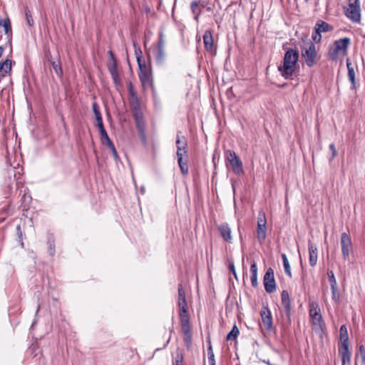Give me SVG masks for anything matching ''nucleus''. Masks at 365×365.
I'll return each instance as SVG.
<instances>
[{
    "label": "nucleus",
    "instance_id": "nucleus-1",
    "mask_svg": "<svg viewBox=\"0 0 365 365\" xmlns=\"http://www.w3.org/2000/svg\"><path fill=\"white\" fill-rule=\"evenodd\" d=\"M129 104L139 137L141 141L145 144L147 142L145 133L146 124L144 120L143 113L141 110L140 99L138 97L129 98Z\"/></svg>",
    "mask_w": 365,
    "mask_h": 365
},
{
    "label": "nucleus",
    "instance_id": "nucleus-2",
    "mask_svg": "<svg viewBox=\"0 0 365 365\" xmlns=\"http://www.w3.org/2000/svg\"><path fill=\"white\" fill-rule=\"evenodd\" d=\"M298 59L299 51L297 49L289 48L286 51L283 59V65L278 66V70L284 78L287 79L292 78Z\"/></svg>",
    "mask_w": 365,
    "mask_h": 365
},
{
    "label": "nucleus",
    "instance_id": "nucleus-3",
    "mask_svg": "<svg viewBox=\"0 0 365 365\" xmlns=\"http://www.w3.org/2000/svg\"><path fill=\"white\" fill-rule=\"evenodd\" d=\"M341 343L339 344L338 352L341 360V365H351V351L349 349V341L347 327L341 325L339 329Z\"/></svg>",
    "mask_w": 365,
    "mask_h": 365
},
{
    "label": "nucleus",
    "instance_id": "nucleus-4",
    "mask_svg": "<svg viewBox=\"0 0 365 365\" xmlns=\"http://www.w3.org/2000/svg\"><path fill=\"white\" fill-rule=\"evenodd\" d=\"M301 55L309 68H312L320 59L316 46L311 41H304V45L301 46Z\"/></svg>",
    "mask_w": 365,
    "mask_h": 365
},
{
    "label": "nucleus",
    "instance_id": "nucleus-5",
    "mask_svg": "<svg viewBox=\"0 0 365 365\" xmlns=\"http://www.w3.org/2000/svg\"><path fill=\"white\" fill-rule=\"evenodd\" d=\"M350 41L351 40L348 37L336 40L334 42L333 46H331L329 50L330 59L332 61H336L340 52H341L343 55H346Z\"/></svg>",
    "mask_w": 365,
    "mask_h": 365
},
{
    "label": "nucleus",
    "instance_id": "nucleus-6",
    "mask_svg": "<svg viewBox=\"0 0 365 365\" xmlns=\"http://www.w3.org/2000/svg\"><path fill=\"white\" fill-rule=\"evenodd\" d=\"M214 8L215 4L209 0H194L190 3V10L194 15V19L196 22L199 21L202 9L210 12L213 11Z\"/></svg>",
    "mask_w": 365,
    "mask_h": 365
},
{
    "label": "nucleus",
    "instance_id": "nucleus-7",
    "mask_svg": "<svg viewBox=\"0 0 365 365\" xmlns=\"http://www.w3.org/2000/svg\"><path fill=\"white\" fill-rule=\"evenodd\" d=\"M340 246L342 258L344 261L350 259V255L353 253V243L350 235L346 232H342L340 237Z\"/></svg>",
    "mask_w": 365,
    "mask_h": 365
},
{
    "label": "nucleus",
    "instance_id": "nucleus-8",
    "mask_svg": "<svg viewBox=\"0 0 365 365\" xmlns=\"http://www.w3.org/2000/svg\"><path fill=\"white\" fill-rule=\"evenodd\" d=\"M226 160L230 163L233 172L237 175H242L244 174L243 165L242 160L237 155L234 150H227L225 153Z\"/></svg>",
    "mask_w": 365,
    "mask_h": 365
},
{
    "label": "nucleus",
    "instance_id": "nucleus-9",
    "mask_svg": "<svg viewBox=\"0 0 365 365\" xmlns=\"http://www.w3.org/2000/svg\"><path fill=\"white\" fill-rule=\"evenodd\" d=\"M345 15L353 22H359L361 20V9L359 0L349 1L348 8L345 11Z\"/></svg>",
    "mask_w": 365,
    "mask_h": 365
},
{
    "label": "nucleus",
    "instance_id": "nucleus-10",
    "mask_svg": "<svg viewBox=\"0 0 365 365\" xmlns=\"http://www.w3.org/2000/svg\"><path fill=\"white\" fill-rule=\"evenodd\" d=\"M165 41L163 38V33L161 31L159 34L158 41L155 46L154 53L155 58L158 64H162L165 58V51L164 49Z\"/></svg>",
    "mask_w": 365,
    "mask_h": 365
},
{
    "label": "nucleus",
    "instance_id": "nucleus-11",
    "mask_svg": "<svg viewBox=\"0 0 365 365\" xmlns=\"http://www.w3.org/2000/svg\"><path fill=\"white\" fill-rule=\"evenodd\" d=\"M259 314L264 329L270 331L272 329V314L267 304H263Z\"/></svg>",
    "mask_w": 365,
    "mask_h": 365
},
{
    "label": "nucleus",
    "instance_id": "nucleus-12",
    "mask_svg": "<svg viewBox=\"0 0 365 365\" xmlns=\"http://www.w3.org/2000/svg\"><path fill=\"white\" fill-rule=\"evenodd\" d=\"M181 131H178L176 137V147H177V157L178 158V155L180 154V156L183 157L184 155L187 156V139L185 136L180 135Z\"/></svg>",
    "mask_w": 365,
    "mask_h": 365
},
{
    "label": "nucleus",
    "instance_id": "nucleus-13",
    "mask_svg": "<svg viewBox=\"0 0 365 365\" xmlns=\"http://www.w3.org/2000/svg\"><path fill=\"white\" fill-rule=\"evenodd\" d=\"M1 32H4V34L6 36L8 43L11 45L13 33L11 21L9 17L0 19V33Z\"/></svg>",
    "mask_w": 365,
    "mask_h": 365
},
{
    "label": "nucleus",
    "instance_id": "nucleus-14",
    "mask_svg": "<svg viewBox=\"0 0 365 365\" xmlns=\"http://www.w3.org/2000/svg\"><path fill=\"white\" fill-rule=\"evenodd\" d=\"M138 77L144 89L151 88L153 91H155L151 71L139 73Z\"/></svg>",
    "mask_w": 365,
    "mask_h": 365
},
{
    "label": "nucleus",
    "instance_id": "nucleus-15",
    "mask_svg": "<svg viewBox=\"0 0 365 365\" xmlns=\"http://www.w3.org/2000/svg\"><path fill=\"white\" fill-rule=\"evenodd\" d=\"M281 304L284 309V312L287 319L290 321L291 315V299L289 294L287 290H283L281 293Z\"/></svg>",
    "mask_w": 365,
    "mask_h": 365
},
{
    "label": "nucleus",
    "instance_id": "nucleus-16",
    "mask_svg": "<svg viewBox=\"0 0 365 365\" xmlns=\"http://www.w3.org/2000/svg\"><path fill=\"white\" fill-rule=\"evenodd\" d=\"M264 285L267 292H274V271L269 267L264 275Z\"/></svg>",
    "mask_w": 365,
    "mask_h": 365
},
{
    "label": "nucleus",
    "instance_id": "nucleus-17",
    "mask_svg": "<svg viewBox=\"0 0 365 365\" xmlns=\"http://www.w3.org/2000/svg\"><path fill=\"white\" fill-rule=\"evenodd\" d=\"M203 43L205 48L207 52L212 53L215 51L214 40L210 30H207L203 34Z\"/></svg>",
    "mask_w": 365,
    "mask_h": 365
},
{
    "label": "nucleus",
    "instance_id": "nucleus-18",
    "mask_svg": "<svg viewBox=\"0 0 365 365\" xmlns=\"http://www.w3.org/2000/svg\"><path fill=\"white\" fill-rule=\"evenodd\" d=\"M309 263L311 267H314L317 263V247L311 240L308 241Z\"/></svg>",
    "mask_w": 365,
    "mask_h": 365
},
{
    "label": "nucleus",
    "instance_id": "nucleus-19",
    "mask_svg": "<svg viewBox=\"0 0 365 365\" xmlns=\"http://www.w3.org/2000/svg\"><path fill=\"white\" fill-rule=\"evenodd\" d=\"M179 316L182 331L185 335L188 336V337L190 338V326L188 312L185 313L180 312Z\"/></svg>",
    "mask_w": 365,
    "mask_h": 365
},
{
    "label": "nucleus",
    "instance_id": "nucleus-20",
    "mask_svg": "<svg viewBox=\"0 0 365 365\" xmlns=\"http://www.w3.org/2000/svg\"><path fill=\"white\" fill-rule=\"evenodd\" d=\"M218 230L220 234V236L225 242L228 243H232V239L231 236V229L227 223L225 222L220 224L218 226Z\"/></svg>",
    "mask_w": 365,
    "mask_h": 365
},
{
    "label": "nucleus",
    "instance_id": "nucleus-21",
    "mask_svg": "<svg viewBox=\"0 0 365 365\" xmlns=\"http://www.w3.org/2000/svg\"><path fill=\"white\" fill-rule=\"evenodd\" d=\"M257 238L262 242L264 240L266 237V220L259 219L257 223Z\"/></svg>",
    "mask_w": 365,
    "mask_h": 365
},
{
    "label": "nucleus",
    "instance_id": "nucleus-22",
    "mask_svg": "<svg viewBox=\"0 0 365 365\" xmlns=\"http://www.w3.org/2000/svg\"><path fill=\"white\" fill-rule=\"evenodd\" d=\"M101 140L102 143L106 145L108 147V148L111 150L115 160H118L120 158L118 155L115 145L112 140H110V138H109L108 135H106V136L101 138Z\"/></svg>",
    "mask_w": 365,
    "mask_h": 365
},
{
    "label": "nucleus",
    "instance_id": "nucleus-23",
    "mask_svg": "<svg viewBox=\"0 0 365 365\" xmlns=\"http://www.w3.org/2000/svg\"><path fill=\"white\" fill-rule=\"evenodd\" d=\"M346 63L348 70V77L351 83L352 88L354 89L356 88L354 66L352 65L351 59L349 58H346Z\"/></svg>",
    "mask_w": 365,
    "mask_h": 365
},
{
    "label": "nucleus",
    "instance_id": "nucleus-24",
    "mask_svg": "<svg viewBox=\"0 0 365 365\" xmlns=\"http://www.w3.org/2000/svg\"><path fill=\"white\" fill-rule=\"evenodd\" d=\"M12 61L10 59H6L4 61L0 63V76L5 77L11 70Z\"/></svg>",
    "mask_w": 365,
    "mask_h": 365
},
{
    "label": "nucleus",
    "instance_id": "nucleus-25",
    "mask_svg": "<svg viewBox=\"0 0 365 365\" xmlns=\"http://www.w3.org/2000/svg\"><path fill=\"white\" fill-rule=\"evenodd\" d=\"M309 315L310 317L312 319L314 324H320V323L322 322V317L320 313V309H317V307L311 308L309 309Z\"/></svg>",
    "mask_w": 365,
    "mask_h": 365
},
{
    "label": "nucleus",
    "instance_id": "nucleus-26",
    "mask_svg": "<svg viewBox=\"0 0 365 365\" xmlns=\"http://www.w3.org/2000/svg\"><path fill=\"white\" fill-rule=\"evenodd\" d=\"M178 163L181 173L184 175H187L189 169H188L187 158L185 159H184L183 157L180 156V154L178 155Z\"/></svg>",
    "mask_w": 365,
    "mask_h": 365
},
{
    "label": "nucleus",
    "instance_id": "nucleus-27",
    "mask_svg": "<svg viewBox=\"0 0 365 365\" xmlns=\"http://www.w3.org/2000/svg\"><path fill=\"white\" fill-rule=\"evenodd\" d=\"M175 356L173 361V365H183V351L181 349L178 348L175 350Z\"/></svg>",
    "mask_w": 365,
    "mask_h": 365
},
{
    "label": "nucleus",
    "instance_id": "nucleus-28",
    "mask_svg": "<svg viewBox=\"0 0 365 365\" xmlns=\"http://www.w3.org/2000/svg\"><path fill=\"white\" fill-rule=\"evenodd\" d=\"M319 29L321 33L329 32L333 30V26L322 20H318L315 24Z\"/></svg>",
    "mask_w": 365,
    "mask_h": 365
},
{
    "label": "nucleus",
    "instance_id": "nucleus-29",
    "mask_svg": "<svg viewBox=\"0 0 365 365\" xmlns=\"http://www.w3.org/2000/svg\"><path fill=\"white\" fill-rule=\"evenodd\" d=\"M47 245L48 246V253L51 256L55 255V239L53 235H48L47 237Z\"/></svg>",
    "mask_w": 365,
    "mask_h": 365
},
{
    "label": "nucleus",
    "instance_id": "nucleus-30",
    "mask_svg": "<svg viewBox=\"0 0 365 365\" xmlns=\"http://www.w3.org/2000/svg\"><path fill=\"white\" fill-rule=\"evenodd\" d=\"M135 54H136L137 62H138V68H139V73L150 71V70H149L147 68L145 62L144 61L141 60V56L140 54H138L137 51H135Z\"/></svg>",
    "mask_w": 365,
    "mask_h": 365
},
{
    "label": "nucleus",
    "instance_id": "nucleus-31",
    "mask_svg": "<svg viewBox=\"0 0 365 365\" xmlns=\"http://www.w3.org/2000/svg\"><path fill=\"white\" fill-rule=\"evenodd\" d=\"M282 259L285 274L289 277H292V274L291 272V267L287 255L285 254H282Z\"/></svg>",
    "mask_w": 365,
    "mask_h": 365
},
{
    "label": "nucleus",
    "instance_id": "nucleus-32",
    "mask_svg": "<svg viewBox=\"0 0 365 365\" xmlns=\"http://www.w3.org/2000/svg\"><path fill=\"white\" fill-rule=\"evenodd\" d=\"M50 63L52 66L53 70L55 71L56 75L59 77H61L63 76V70L61 66L60 60H53L51 62H50Z\"/></svg>",
    "mask_w": 365,
    "mask_h": 365
},
{
    "label": "nucleus",
    "instance_id": "nucleus-33",
    "mask_svg": "<svg viewBox=\"0 0 365 365\" xmlns=\"http://www.w3.org/2000/svg\"><path fill=\"white\" fill-rule=\"evenodd\" d=\"M208 347H207V356H208V362L210 365H215V354L212 350V346L210 340L207 341Z\"/></svg>",
    "mask_w": 365,
    "mask_h": 365
},
{
    "label": "nucleus",
    "instance_id": "nucleus-34",
    "mask_svg": "<svg viewBox=\"0 0 365 365\" xmlns=\"http://www.w3.org/2000/svg\"><path fill=\"white\" fill-rule=\"evenodd\" d=\"M107 67L110 74L118 73L117 59L110 60L107 63Z\"/></svg>",
    "mask_w": 365,
    "mask_h": 365
},
{
    "label": "nucleus",
    "instance_id": "nucleus-35",
    "mask_svg": "<svg viewBox=\"0 0 365 365\" xmlns=\"http://www.w3.org/2000/svg\"><path fill=\"white\" fill-rule=\"evenodd\" d=\"M312 42L315 43H319L322 41V33L319 31V29L315 25L314 31L312 34Z\"/></svg>",
    "mask_w": 365,
    "mask_h": 365
},
{
    "label": "nucleus",
    "instance_id": "nucleus-36",
    "mask_svg": "<svg viewBox=\"0 0 365 365\" xmlns=\"http://www.w3.org/2000/svg\"><path fill=\"white\" fill-rule=\"evenodd\" d=\"M240 331L237 327L235 324L232 329V330L227 335L226 339L227 341H233L235 340L239 335Z\"/></svg>",
    "mask_w": 365,
    "mask_h": 365
},
{
    "label": "nucleus",
    "instance_id": "nucleus-37",
    "mask_svg": "<svg viewBox=\"0 0 365 365\" xmlns=\"http://www.w3.org/2000/svg\"><path fill=\"white\" fill-rule=\"evenodd\" d=\"M92 109H93V113L95 115L96 120H98L102 119V115H101V113L100 111V108H99L98 104L96 102L93 103Z\"/></svg>",
    "mask_w": 365,
    "mask_h": 365
},
{
    "label": "nucleus",
    "instance_id": "nucleus-38",
    "mask_svg": "<svg viewBox=\"0 0 365 365\" xmlns=\"http://www.w3.org/2000/svg\"><path fill=\"white\" fill-rule=\"evenodd\" d=\"M97 121V123H96V127L98 128L99 130V132H100V134H101V138L106 136V135H108L105 128H104V125H103V119H101V120H96Z\"/></svg>",
    "mask_w": 365,
    "mask_h": 365
},
{
    "label": "nucleus",
    "instance_id": "nucleus-39",
    "mask_svg": "<svg viewBox=\"0 0 365 365\" xmlns=\"http://www.w3.org/2000/svg\"><path fill=\"white\" fill-rule=\"evenodd\" d=\"M178 305L179 307L180 312L185 313V312H188L186 299H178Z\"/></svg>",
    "mask_w": 365,
    "mask_h": 365
},
{
    "label": "nucleus",
    "instance_id": "nucleus-40",
    "mask_svg": "<svg viewBox=\"0 0 365 365\" xmlns=\"http://www.w3.org/2000/svg\"><path fill=\"white\" fill-rule=\"evenodd\" d=\"M25 16L26 19L27 24L29 26H33L34 25V20L32 18V15L31 14V11H29L28 7H26L24 9Z\"/></svg>",
    "mask_w": 365,
    "mask_h": 365
},
{
    "label": "nucleus",
    "instance_id": "nucleus-41",
    "mask_svg": "<svg viewBox=\"0 0 365 365\" xmlns=\"http://www.w3.org/2000/svg\"><path fill=\"white\" fill-rule=\"evenodd\" d=\"M327 275L329 278V282L330 283V286L334 287V286L337 285V282L333 271L329 270L327 272Z\"/></svg>",
    "mask_w": 365,
    "mask_h": 365
},
{
    "label": "nucleus",
    "instance_id": "nucleus-42",
    "mask_svg": "<svg viewBox=\"0 0 365 365\" xmlns=\"http://www.w3.org/2000/svg\"><path fill=\"white\" fill-rule=\"evenodd\" d=\"M111 77H112V79L113 81V83H114V85L115 86V87H119V86H121V81H120V76H119V73H113V74H110Z\"/></svg>",
    "mask_w": 365,
    "mask_h": 365
},
{
    "label": "nucleus",
    "instance_id": "nucleus-43",
    "mask_svg": "<svg viewBox=\"0 0 365 365\" xmlns=\"http://www.w3.org/2000/svg\"><path fill=\"white\" fill-rule=\"evenodd\" d=\"M331 294H332V299L335 302L339 301V292L338 291L337 285L334 287H331Z\"/></svg>",
    "mask_w": 365,
    "mask_h": 365
},
{
    "label": "nucleus",
    "instance_id": "nucleus-44",
    "mask_svg": "<svg viewBox=\"0 0 365 365\" xmlns=\"http://www.w3.org/2000/svg\"><path fill=\"white\" fill-rule=\"evenodd\" d=\"M128 90L130 98L138 97L137 93L134 90L133 83L130 81L128 83Z\"/></svg>",
    "mask_w": 365,
    "mask_h": 365
},
{
    "label": "nucleus",
    "instance_id": "nucleus-45",
    "mask_svg": "<svg viewBox=\"0 0 365 365\" xmlns=\"http://www.w3.org/2000/svg\"><path fill=\"white\" fill-rule=\"evenodd\" d=\"M178 299H185V292L182 284H179L178 287Z\"/></svg>",
    "mask_w": 365,
    "mask_h": 365
},
{
    "label": "nucleus",
    "instance_id": "nucleus-46",
    "mask_svg": "<svg viewBox=\"0 0 365 365\" xmlns=\"http://www.w3.org/2000/svg\"><path fill=\"white\" fill-rule=\"evenodd\" d=\"M359 353L362 364H365V346L361 344L359 346Z\"/></svg>",
    "mask_w": 365,
    "mask_h": 365
},
{
    "label": "nucleus",
    "instance_id": "nucleus-47",
    "mask_svg": "<svg viewBox=\"0 0 365 365\" xmlns=\"http://www.w3.org/2000/svg\"><path fill=\"white\" fill-rule=\"evenodd\" d=\"M329 149L331 152V158H329V162H331L334 158L337 155V151L334 143L329 145Z\"/></svg>",
    "mask_w": 365,
    "mask_h": 365
},
{
    "label": "nucleus",
    "instance_id": "nucleus-48",
    "mask_svg": "<svg viewBox=\"0 0 365 365\" xmlns=\"http://www.w3.org/2000/svg\"><path fill=\"white\" fill-rule=\"evenodd\" d=\"M250 272L252 277H257V267L255 262H252L250 266Z\"/></svg>",
    "mask_w": 365,
    "mask_h": 365
},
{
    "label": "nucleus",
    "instance_id": "nucleus-49",
    "mask_svg": "<svg viewBox=\"0 0 365 365\" xmlns=\"http://www.w3.org/2000/svg\"><path fill=\"white\" fill-rule=\"evenodd\" d=\"M228 262H229V266H228L229 270L234 274L235 278H237V274H236L233 261L232 259L228 260Z\"/></svg>",
    "mask_w": 365,
    "mask_h": 365
},
{
    "label": "nucleus",
    "instance_id": "nucleus-50",
    "mask_svg": "<svg viewBox=\"0 0 365 365\" xmlns=\"http://www.w3.org/2000/svg\"><path fill=\"white\" fill-rule=\"evenodd\" d=\"M16 233L20 239V241H21V245H23V242H22V231H21V226L20 225H18L16 228Z\"/></svg>",
    "mask_w": 365,
    "mask_h": 365
},
{
    "label": "nucleus",
    "instance_id": "nucleus-51",
    "mask_svg": "<svg viewBox=\"0 0 365 365\" xmlns=\"http://www.w3.org/2000/svg\"><path fill=\"white\" fill-rule=\"evenodd\" d=\"M45 56L49 63L51 62L52 61H53L51 53L49 50L46 51Z\"/></svg>",
    "mask_w": 365,
    "mask_h": 365
},
{
    "label": "nucleus",
    "instance_id": "nucleus-52",
    "mask_svg": "<svg viewBox=\"0 0 365 365\" xmlns=\"http://www.w3.org/2000/svg\"><path fill=\"white\" fill-rule=\"evenodd\" d=\"M251 282L252 287H256L257 286V277L251 276Z\"/></svg>",
    "mask_w": 365,
    "mask_h": 365
},
{
    "label": "nucleus",
    "instance_id": "nucleus-53",
    "mask_svg": "<svg viewBox=\"0 0 365 365\" xmlns=\"http://www.w3.org/2000/svg\"><path fill=\"white\" fill-rule=\"evenodd\" d=\"M185 341L187 346H188L191 343V333L190 332V338L188 336L185 335Z\"/></svg>",
    "mask_w": 365,
    "mask_h": 365
},
{
    "label": "nucleus",
    "instance_id": "nucleus-54",
    "mask_svg": "<svg viewBox=\"0 0 365 365\" xmlns=\"http://www.w3.org/2000/svg\"><path fill=\"white\" fill-rule=\"evenodd\" d=\"M108 53L110 56V60L116 59V58L115 57V55L112 51H108Z\"/></svg>",
    "mask_w": 365,
    "mask_h": 365
},
{
    "label": "nucleus",
    "instance_id": "nucleus-55",
    "mask_svg": "<svg viewBox=\"0 0 365 365\" xmlns=\"http://www.w3.org/2000/svg\"><path fill=\"white\" fill-rule=\"evenodd\" d=\"M4 50V48L3 46H0V57L2 55Z\"/></svg>",
    "mask_w": 365,
    "mask_h": 365
},
{
    "label": "nucleus",
    "instance_id": "nucleus-56",
    "mask_svg": "<svg viewBox=\"0 0 365 365\" xmlns=\"http://www.w3.org/2000/svg\"><path fill=\"white\" fill-rule=\"evenodd\" d=\"M170 336H169L168 339L167 340L166 343L165 344L163 348H165L167 346V345L169 344L170 342Z\"/></svg>",
    "mask_w": 365,
    "mask_h": 365
},
{
    "label": "nucleus",
    "instance_id": "nucleus-57",
    "mask_svg": "<svg viewBox=\"0 0 365 365\" xmlns=\"http://www.w3.org/2000/svg\"><path fill=\"white\" fill-rule=\"evenodd\" d=\"M267 126H268V123H267V122H266V123H264V128H265V130H266L267 131Z\"/></svg>",
    "mask_w": 365,
    "mask_h": 365
},
{
    "label": "nucleus",
    "instance_id": "nucleus-58",
    "mask_svg": "<svg viewBox=\"0 0 365 365\" xmlns=\"http://www.w3.org/2000/svg\"><path fill=\"white\" fill-rule=\"evenodd\" d=\"M173 328H171V329H170V333H172V332H173Z\"/></svg>",
    "mask_w": 365,
    "mask_h": 365
},
{
    "label": "nucleus",
    "instance_id": "nucleus-59",
    "mask_svg": "<svg viewBox=\"0 0 365 365\" xmlns=\"http://www.w3.org/2000/svg\"><path fill=\"white\" fill-rule=\"evenodd\" d=\"M260 328L262 329V331H263V327L262 326H260Z\"/></svg>",
    "mask_w": 365,
    "mask_h": 365
},
{
    "label": "nucleus",
    "instance_id": "nucleus-60",
    "mask_svg": "<svg viewBox=\"0 0 365 365\" xmlns=\"http://www.w3.org/2000/svg\"><path fill=\"white\" fill-rule=\"evenodd\" d=\"M266 363H267V364L271 365V364L269 363V361H267V362H266Z\"/></svg>",
    "mask_w": 365,
    "mask_h": 365
},
{
    "label": "nucleus",
    "instance_id": "nucleus-61",
    "mask_svg": "<svg viewBox=\"0 0 365 365\" xmlns=\"http://www.w3.org/2000/svg\"><path fill=\"white\" fill-rule=\"evenodd\" d=\"M306 2H307L309 0H304Z\"/></svg>",
    "mask_w": 365,
    "mask_h": 365
}]
</instances>
